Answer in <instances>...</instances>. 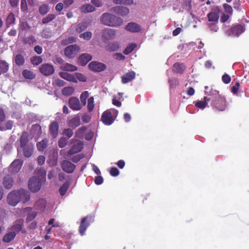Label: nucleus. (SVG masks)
<instances>
[{
    "instance_id": "a18cd8bd",
    "label": "nucleus",
    "mask_w": 249,
    "mask_h": 249,
    "mask_svg": "<svg viewBox=\"0 0 249 249\" xmlns=\"http://www.w3.org/2000/svg\"><path fill=\"white\" fill-rule=\"evenodd\" d=\"M136 47L137 45L135 43H130L126 46L123 51V53L125 55H127L131 53Z\"/></svg>"
},
{
    "instance_id": "6e6552de",
    "label": "nucleus",
    "mask_w": 249,
    "mask_h": 249,
    "mask_svg": "<svg viewBox=\"0 0 249 249\" xmlns=\"http://www.w3.org/2000/svg\"><path fill=\"white\" fill-rule=\"evenodd\" d=\"M115 36V31L110 28H105L102 31L101 39L103 42L106 43L113 39Z\"/></svg>"
},
{
    "instance_id": "864d4df0",
    "label": "nucleus",
    "mask_w": 249,
    "mask_h": 249,
    "mask_svg": "<svg viewBox=\"0 0 249 249\" xmlns=\"http://www.w3.org/2000/svg\"><path fill=\"white\" fill-rule=\"evenodd\" d=\"M76 38L73 36L69 37L61 41V44L63 45H67L69 44L72 43L76 41Z\"/></svg>"
},
{
    "instance_id": "c85d7f7f",
    "label": "nucleus",
    "mask_w": 249,
    "mask_h": 249,
    "mask_svg": "<svg viewBox=\"0 0 249 249\" xmlns=\"http://www.w3.org/2000/svg\"><path fill=\"white\" fill-rule=\"evenodd\" d=\"M185 69L184 65L181 63H175L173 66V70L174 72L182 73Z\"/></svg>"
},
{
    "instance_id": "a878e982",
    "label": "nucleus",
    "mask_w": 249,
    "mask_h": 249,
    "mask_svg": "<svg viewBox=\"0 0 249 249\" xmlns=\"http://www.w3.org/2000/svg\"><path fill=\"white\" fill-rule=\"evenodd\" d=\"M22 41L24 45H33L36 41L35 37L33 35L26 36L22 39Z\"/></svg>"
},
{
    "instance_id": "bb28decb",
    "label": "nucleus",
    "mask_w": 249,
    "mask_h": 249,
    "mask_svg": "<svg viewBox=\"0 0 249 249\" xmlns=\"http://www.w3.org/2000/svg\"><path fill=\"white\" fill-rule=\"evenodd\" d=\"M69 125L73 128H76L80 124V119L79 116L72 118L68 121Z\"/></svg>"
},
{
    "instance_id": "c03bdc74",
    "label": "nucleus",
    "mask_w": 249,
    "mask_h": 249,
    "mask_svg": "<svg viewBox=\"0 0 249 249\" xmlns=\"http://www.w3.org/2000/svg\"><path fill=\"white\" fill-rule=\"evenodd\" d=\"M113 2L115 4H123L131 5L133 4V0H113Z\"/></svg>"
},
{
    "instance_id": "3c124183",
    "label": "nucleus",
    "mask_w": 249,
    "mask_h": 249,
    "mask_svg": "<svg viewBox=\"0 0 249 249\" xmlns=\"http://www.w3.org/2000/svg\"><path fill=\"white\" fill-rule=\"evenodd\" d=\"M56 17V16L53 14H50L48 15L46 17H44L42 19V23L44 24L48 23L50 21L54 19Z\"/></svg>"
},
{
    "instance_id": "2eb2a0df",
    "label": "nucleus",
    "mask_w": 249,
    "mask_h": 249,
    "mask_svg": "<svg viewBox=\"0 0 249 249\" xmlns=\"http://www.w3.org/2000/svg\"><path fill=\"white\" fill-rule=\"evenodd\" d=\"M23 164V161L19 159L15 160L9 167V170L12 174L17 173L19 171Z\"/></svg>"
},
{
    "instance_id": "5701e85b",
    "label": "nucleus",
    "mask_w": 249,
    "mask_h": 249,
    "mask_svg": "<svg viewBox=\"0 0 249 249\" xmlns=\"http://www.w3.org/2000/svg\"><path fill=\"white\" fill-rule=\"evenodd\" d=\"M135 72L133 71H129L122 76V82L123 84H126L135 77Z\"/></svg>"
},
{
    "instance_id": "b1692460",
    "label": "nucleus",
    "mask_w": 249,
    "mask_h": 249,
    "mask_svg": "<svg viewBox=\"0 0 249 249\" xmlns=\"http://www.w3.org/2000/svg\"><path fill=\"white\" fill-rule=\"evenodd\" d=\"M59 75L61 78L67 81L74 83L77 82V80L76 79L75 77L71 74L69 73L66 72H60L59 73Z\"/></svg>"
},
{
    "instance_id": "49530a36",
    "label": "nucleus",
    "mask_w": 249,
    "mask_h": 249,
    "mask_svg": "<svg viewBox=\"0 0 249 249\" xmlns=\"http://www.w3.org/2000/svg\"><path fill=\"white\" fill-rule=\"evenodd\" d=\"M108 50L111 52L116 51L120 48L119 43L117 42H114L108 44Z\"/></svg>"
},
{
    "instance_id": "e433bc0d",
    "label": "nucleus",
    "mask_w": 249,
    "mask_h": 249,
    "mask_svg": "<svg viewBox=\"0 0 249 249\" xmlns=\"http://www.w3.org/2000/svg\"><path fill=\"white\" fill-rule=\"evenodd\" d=\"M16 234L14 231L9 232L6 234L3 237V241L9 243L12 241L16 237Z\"/></svg>"
},
{
    "instance_id": "603ef678",
    "label": "nucleus",
    "mask_w": 249,
    "mask_h": 249,
    "mask_svg": "<svg viewBox=\"0 0 249 249\" xmlns=\"http://www.w3.org/2000/svg\"><path fill=\"white\" fill-rule=\"evenodd\" d=\"M68 142V139L65 137H61L58 141V145L60 148H63L67 145Z\"/></svg>"
},
{
    "instance_id": "412c9836",
    "label": "nucleus",
    "mask_w": 249,
    "mask_h": 249,
    "mask_svg": "<svg viewBox=\"0 0 249 249\" xmlns=\"http://www.w3.org/2000/svg\"><path fill=\"white\" fill-rule=\"evenodd\" d=\"M83 144L82 142L79 141L75 143L68 151L69 155H73L81 151L83 147Z\"/></svg>"
},
{
    "instance_id": "680f3d73",
    "label": "nucleus",
    "mask_w": 249,
    "mask_h": 249,
    "mask_svg": "<svg viewBox=\"0 0 249 249\" xmlns=\"http://www.w3.org/2000/svg\"><path fill=\"white\" fill-rule=\"evenodd\" d=\"M74 76L76 78V79H78L79 81L81 82H86L87 81L86 77L82 73L77 72L75 74Z\"/></svg>"
},
{
    "instance_id": "20e7f679",
    "label": "nucleus",
    "mask_w": 249,
    "mask_h": 249,
    "mask_svg": "<svg viewBox=\"0 0 249 249\" xmlns=\"http://www.w3.org/2000/svg\"><path fill=\"white\" fill-rule=\"evenodd\" d=\"M20 201L18 190H13L7 195V202L11 206H16Z\"/></svg>"
},
{
    "instance_id": "f3484780",
    "label": "nucleus",
    "mask_w": 249,
    "mask_h": 249,
    "mask_svg": "<svg viewBox=\"0 0 249 249\" xmlns=\"http://www.w3.org/2000/svg\"><path fill=\"white\" fill-rule=\"evenodd\" d=\"M59 124L56 121L52 122L49 126V131L53 138L57 137L58 134Z\"/></svg>"
},
{
    "instance_id": "0eeeda50",
    "label": "nucleus",
    "mask_w": 249,
    "mask_h": 249,
    "mask_svg": "<svg viewBox=\"0 0 249 249\" xmlns=\"http://www.w3.org/2000/svg\"><path fill=\"white\" fill-rule=\"evenodd\" d=\"M80 48L76 44L71 45L66 47L64 50V54L70 59L74 58L79 52Z\"/></svg>"
},
{
    "instance_id": "79ce46f5",
    "label": "nucleus",
    "mask_w": 249,
    "mask_h": 249,
    "mask_svg": "<svg viewBox=\"0 0 249 249\" xmlns=\"http://www.w3.org/2000/svg\"><path fill=\"white\" fill-rule=\"evenodd\" d=\"M88 27V24L86 22L78 23L76 27V31L77 33H80L85 30Z\"/></svg>"
},
{
    "instance_id": "338daca9",
    "label": "nucleus",
    "mask_w": 249,
    "mask_h": 249,
    "mask_svg": "<svg viewBox=\"0 0 249 249\" xmlns=\"http://www.w3.org/2000/svg\"><path fill=\"white\" fill-rule=\"evenodd\" d=\"M110 174L113 177H116L119 174V171L116 167H112L110 170Z\"/></svg>"
},
{
    "instance_id": "f704fd0d",
    "label": "nucleus",
    "mask_w": 249,
    "mask_h": 249,
    "mask_svg": "<svg viewBox=\"0 0 249 249\" xmlns=\"http://www.w3.org/2000/svg\"><path fill=\"white\" fill-rule=\"evenodd\" d=\"M35 174L36 175V177H39L41 180H42V179H45L46 178V171L44 169L40 167L37 168L35 171Z\"/></svg>"
},
{
    "instance_id": "ea45409f",
    "label": "nucleus",
    "mask_w": 249,
    "mask_h": 249,
    "mask_svg": "<svg viewBox=\"0 0 249 249\" xmlns=\"http://www.w3.org/2000/svg\"><path fill=\"white\" fill-rule=\"evenodd\" d=\"M50 10V8L47 4H41L38 9V11L40 15L44 16L46 15Z\"/></svg>"
},
{
    "instance_id": "69168bd1",
    "label": "nucleus",
    "mask_w": 249,
    "mask_h": 249,
    "mask_svg": "<svg viewBox=\"0 0 249 249\" xmlns=\"http://www.w3.org/2000/svg\"><path fill=\"white\" fill-rule=\"evenodd\" d=\"M222 81L225 83V84H229L231 81V76L228 75V74H224L222 77Z\"/></svg>"
},
{
    "instance_id": "2f4dec72",
    "label": "nucleus",
    "mask_w": 249,
    "mask_h": 249,
    "mask_svg": "<svg viewBox=\"0 0 249 249\" xmlns=\"http://www.w3.org/2000/svg\"><path fill=\"white\" fill-rule=\"evenodd\" d=\"M207 98H209V96L207 97H204L203 101H199L196 102L195 104V106L199 108H204L208 106V102H210V100H207L206 99Z\"/></svg>"
},
{
    "instance_id": "c9c22d12",
    "label": "nucleus",
    "mask_w": 249,
    "mask_h": 249,
    "mask_svg": "<svg viewBox=\"0 0 249 249\" xmlns=\"http://www.w3.org/2000/svg\"><path fill=\"white\" fill-rule=\"evenodd\" d=\"M95 10V7L90 4H84L81 7V12L85 13L92 12Z\"/></svg>"
},
{
    "instance_id": "9d476101",
    "label": "nucleus",
    "mask_w": 249,
    "mask_h": 249,
    "mask_svg": "<svg viewBox=\"0 0 249 249\" xmlns=\"http://www.w3.org/2000/svg\"><path fill=\"white\" fill-rule=\"evenodd\" d=\"M23 227L24 220L22 219H18L14 222L12 229L17 233H19L20 232L22 233L25 234L27 233V231Z\"/></svg>"
},
{
    "instance_id": "f8f14e48",
    "label": "nucleus",
    "mask_w": 249,
    "mask_h": 249,
    "mask_svg": "<svg viewBox=\"0 0 249 249\" xmlns=\"http://www.w3.org/2000/svg\"><path fill=\"white\" fill-rule=\"evenodd\" d=\"M101 120L104 124L110 125L113 123L114 118L110 111L106 110L103 113Z\"/></svg>"
},
{
    "instance_id": "39448f33",
    "label": "nucleus",
    "mask_w": 249,
    "mask_h": 249,
    "mask_svg": "<svg viewBox=\"0 0 249 249\" xmlns=\"http://www.w3.org/2000/svg\"><path fill=\"white\" fill-rule=\"evenodd\" d=\"M41 186L42 180L39 177H33L29 180L28 187L32 192L35 193L39 191Z\"/></svg>"
},
{
    "instance_id": "7ed1b4c3",
    "label": "nucleus",
    "mask_w": 249,
    "mask_h": 249,
    "mask_svg": "<svg viewBox=\"0 0 249 249\" xmlns=\"http://www.w3.org/2000/svg\"><path fill=\"white\" fill-rule=\"evenodd\" d=\"M29 135L27 132L23 131L20 137V148L22 150L23 156L30 157L34 152V145L29 142Z\"/></svg>"
},
{
    "instance_id": "bf43d9fd",
    "label": "nucleus",
    "mask_w": 249,
    "mask_h": 249,
    "mask_svg": "<svg viewBox=\"0 0 249 249\" xmlns=\"http://www.w3.org/2000/svg\"><path fill=\"white\" fill-rule=\"evenodd\" d=\"M79 36L80 38H83L86 40H89L91 38L92 33L90 32H86L80 34Z\"/></svg>"
},
{
    "instance_id": "37998d69",
    "label": "nucleus",
    "mask_w": 249,
    "mask_h": 249,
    "mask_svg": "<svg viewBox=\"0 0 249 249\" xmlns=\"http://www.w3.org/2000/svg\"><path fill=\"white\" fill-rule=\"evenodd\" d=\"M31 62L34 65L37 66L41 64L43 61L42 57L40 56H34L31 59Z\"/></svg>"
},
{
    "instance_id": "e2e57ef3",
    "label": "nucleus",
    "mask_w": 249,
    "mask_h": 249,
    "mask_svg": "<svg viewBox=\"0 0 249 249\" xmlns=\"http://www.w3.org/2000/svg\"><path fill=\"white\" fill-rule=\"evenodd\" d=\"M240 83L237 82L231 88V91L234 94L238 93Z\"/></svg>"
},
{
    "instance_id": "4d7b16f0",
    "label": "nucleus",
    "mask_w": 249,
    "mask_h": 249,
    "mask_svg": "<svg viewBox=\"0 0 249 249\" xmlns=\"http://www.w3.org/2000/svg\"><path fill=\"white\" fill-rule=\"evenodd\" d=\"M87 127L85 126H83L80 127L75 133L76 137L80 138L83 136L84 133L87 130Z\"/></svg>"
},
{
    "instance_id": "6ab92c4d",
    "label": "nucleus",
    "mask_w": 249,
    "mask_h": 249,
    "mask_svg": "<svg viewBox=\"0 0 249 249\" xmlns=\"http://www.w3.org/2000/svg\"><path fill=\"white\" fill-rule=\"evenodd\" d=\"M112 9L116 14L122 17L126 16L129 13V9L126 7L117 6Z\"/></svg>"
},
{
    "instance_id": "5fc2aeb1",
    "label": "nucleus",
    "mask_w": 249,
    "mask_h": 249,
    "mask_svg": "<svg viewBox=\"0 0 249 249\" xmlns=\"http://www.w3.org/2000/svg\"><path fill=\"white\" fill-rule=\"evenodd\" d=\"M89 95V93L88 91H83L80 97V101L83 105L86 104V100Z\"/></svg>"
},
{
    "instance_id": "423d86ee",
    "label": "nucleus",
    "mask_w": 249,
    "mask_h": 249,
    "mask_svg": "<svg viewBox=\"0 0 249 249\" xmlns=\"http://www.w3.org/2000/svg\"><path fill=\"white\" fill-rule=\"evenodd\" d=\"M245 30L244 25L242 24H236L228 29L225 30V32L228 36H238Z\"/></svg>"
},
{
    "instance_id": "9b49d317",
    "label": "nucleus",
    "mask_w": 249,
    "mask_h": 249,
    "mask_svg": "<svg viewBox=\"0 0 249 249\" xmlns=\"http://www.w3.org/2000/svg\"><path fill=\"white\" fill-rule=\"evenodd\" d=\"M40 72L45 76H49L53 74L54 72V69L53 65L46 63L42 64L39 68Z\"/></svg>"
},
{
    "instance_id": "72a5a7b5",
    "label": "nucleus",
    "mask_w": 249,
    "mask_h": 249,
    "mask_svg": "<svg viewBox=\"0 0 249 249\" xmlns=\"http://www.w3.org/2000/svg\"><path fill=\"white\" fill-rule=\"evenodd\" d=\"M22 76L27 79L32 80L35 78L36 74L31 71L24 70L22 72Z\"/></svg>"
},
{
    "instance_id": "a211bd4d",
    "label": "nucleus",
    "mask_w": 249,
    "mask_h": 249,
    "mask_svg": "<svg viewBox=\"0 0 249 249\" xmlns=\"http://www.w3.org/2000/svg\"><path fill=\"white\" fill-rule=\"evenodd\" d=\"M92 59V56L89 53H82L81 54L78 59V63L81 66H85Z\"/></svg>"
},
{
    "instance_id": "aec40b11",
    "label": "nucleus",
    "mask_w": 249,
    "mask_h": 249,
    "mask_svg": "<svg viewBox=\"0 0 249 249\" xmlns=\"http://www.w3.org/2000/svg\"><path fill=\"white\" fill-rule=\"evenodd\" d=\"M127 31L132 33H138L140 32L141 28L140 25L135 22H129L125 27Z\"/></svg>"
},
{
    "instance_id": "f03ea898",
    "label": "nucleus",
    "mask_w": 249,
    "mask_h": 249,
    "mask_svg": "<svg viewBox=\"0 0 249 249\" xmlns=\"http://www.w3.org/2000/svg\"><path fill=\"white\" fill-rule=\"evenodd\" d=\"M100 22L106 26L113 27H120L123 24L122 18L109 13H103L100 17Z\"/></svg>"
},
{
    "instance_id": "a19ab883",
    "label": "nucleus",
    "mask_w": 249,
    "mask_h": 249,
    "mask_svg": "<svg viewBox=\"0 0 249 249\" xmlns=\"http://www.w3.org/2000/svg\"><path fill=\"white\" fill-rule=\"evenodd\" d=\"M70 186V182L66 181L59 188V193L61 196H64L67 190H68Z\"/></svg>"
},
{
    "instance_id": "cd10ccee",
    "label": "nucleus",
    "mask_w": 249,
    "mask_h": 249,
    "mask_svg": "<svg viewBox=\"0 0 249 249\" xmlns=\"http://www.w3.org/2000/svg\"><path fill=\"white\" fill-rule=\"evenodd\" d=\"M14 62L18 66H22L25 63V58L21 54H18L15 56L14 58Z\"/></svg>"
},
{
    "instance_id": "052dcab7",
    "label": "nucleus",
    "mask_w": 249,
    "mask_h": 249,
    "mask_svg": "<svg viewBox=\"0 0 249 249\" xmlns=\"http://www.w3.org/2000/svg\"><path fill=\"white\" fill-rule=\"evenodd\" d=\"M37 215V213L36 212H31L29 213L26 218V221L30 222L33 219H34Z\"/></svg>"
},
{
    "instance_id": "4be33fe9",
    "label": "nucleus",
    "mask_w": 249,
    "mask_h": 249,
    "mask_svg": "<svg viewBox=\"0 0 249 249\" xmlns=\"http://www.w3.org/2000/svg\"><path fill=\"white\" fill-rule=\"evenodd\" d=\"M13 183H14L13 178L9 175H6L3 178L2 184H3L4 187L6 189H11L13 185Z\"/></svg>"
},
{
    "instance_id": "393cba45",
    "label": "nucleus",
    "mask_w": 249,
    "mask_h": 249,
    "mask_svg": "<svg viewBox=\"0 0 249 249\" xmlns=\"http://www.w3.org/2000/svg\"><path fill=\"white\" fill-rule=\"evenodd\" d=\"M18 190L20 195V200H23V202H26L29 201L30 198L29 192L24 189H20Z\"/></svg>"
},
{
    "instance_id": "0e129e2a",
    "label": "nucleus",
    "mask_w": 249,
    "mask_h": 249,
    "mask_svg": "<svg viewBox=\"0 0 249 249\" xmlns=\"http://www.w3.org/2000/svg\"><path fill=\"white\" fill-rule=\"evenodd\" d=\"M20 8L22 12H25L28 9V6L26 0H21Z\"/></svg>"
},
{
    "instance_id": "1a4fd4ad",
    "label": "nucleus",
    "mask_w": 249,
    "mask_h": 249,
    "mask_svg": "<svg viewBox=\"0 0 249 249\" xmlns=\"http://www.w3.org/2000/svg\"><path fill=\"white\" fill-rule=\"evenodd\" d=\"M91 216H87L84 217L81 221L80 225L79 227V232L81 236L85 234V232L87 228L89 226L91 222Z\"/></svg>"
},
{
    "instance_id": "dca6fc26",
    "label": "nucleus",
    "mask_w": 249,
    "mask_h": 249,
    "mask_svg": "<svg viewBox=\"0 0 249 249\" xmlns=\"http://www.w3.org/2000/svg\"><path fill=\"white\" fill-rule=\"evenodd\" d=\"M69 107L74 110H79L82 108L80 101L78 98L71 97L69 100Z\"/></svg>"
},
{
    "instance_id": "774afa93",
    "label": "nucleus",
    "mask_w": 249,
    "mask_h": 249,
    "mask_svg": "<svg viewBox=\"0 0 249 249\" xmlns=\"http://www.w3.org/2000/svg\"><path fill=\"white\" fill-rule=\"evenodd\" d=\"M54 82L55 85L59 87L65 86L66 83L64 81L60 79H55Z\"/></svg>"
},
{
    "instance_id": "ddd939ff",
    "label": "nucleus",
    "mask_w": 249,
    "mask_h": 249,
    "mask_svg": "<svg viewBox=\"0 0 249 249\" xmlns=\"http://www.w3.org/2000/svg\"><path fill=\"white\" fill-rule=\"evenodd\" d=\"M60 165L62 170L69 174L73 173L76 167L74 164L67 160L62 161Z\"/></svg>"
},
{
    "instance_id": "f257e3e1",
    "label": "nucleus",
    "mask_w": 249,
    "mask_h": 249,
    "mask_svg": "<svg viewBox=\"0 0 249 249\" xmlns=\"http://www.w3.org/2000/svg\"><path fill=\"white\" fill-rule=\"evenodd\" d=\"M208 86L205 87V93L208 94L209 98L207 100H210V107L214 110L218 111H224L227 106V102L224 96H222L219 94V91L217 90H211L209 92L207 90L208 89Z\"/></svg>"
},
{
    "instance_id": "7c9ffc66",
    "label": "nucleus",
    "mask_w": 249,
    "mask_h": 249,
    "mask_svg": "<svg viewBox=\"0 0 249 249\" xmlns=\"http://www.w3.org/2000/svg\"><path fill=\"white\" fill-rule=\"evenodd\" d=\"M35 206L37 210H43L46 207V201L43 198H40L36 202Z\"/></svg>"
},
{
    "instance_id": "4468645a",
    "label": "nucleus",
    "mask_w": 249,
    "mask_h": 249,
    "mask_svg": "<svg viewBox=\"0 0 249 249\" xmlns=\"http://www.w3.org/2000/svg\"><path fill=\"white\" fill-rule=\"evenodd\" d=\"M89 69L95 72H101L106 69L105 64L97 61H92L89 65Z\"/></svg>"
},
{
    "instance_id": "6e6d98bb",
    "label": "nucleus",
    "mask_w": 249,
    "mask_h": 249,
    "mask_svg": "<svg viewBox=\"0 0 249 249\" xmlns=\"http://www.w3.org/2000/svg\"><path fill=\"white\" fill-rule=\"evenodd\" d=\"M224 8V13L231 16L233 13V10L231 6L227 3L223 4Z\"/></svg>"
},
{
    "instance_id": "de8ad7c7",
    "label": "nucleus",
    "mask_w": 249,
    "mask_h": 249,
    "mask_svg": "<svg viewBox=\"0 0 249 249\" xmlns=\"http://www.w3.org/2000/svg\"><path fill=\"white\" fill-rule=\"evenodd\" d=\"M15 18L14 15L11 13L7 16L6 19V23L7 27H10V25L15 22Z\"/></svg>"
},
{
    "instance_id": "473e14b6",
    "label": "nucleus",
    "mask_w": 249,
    "mask_h": 249,
    "mask_svg": "<svg viewBox=\"0 0 249 249\" xmlns=\"http://www.w3.org/2000/svg\"><path fill=\"white\" fill-rule=\"evenodd\" d=\"M208 20L210 22L217 23L219 19V15L217 13L211 12L207 15Z\"/></svg>"
},
{
    "instance_id": "58836bf2",
    "label": "nucleus",
    "mask_w": 249,
    "mask_h": 249,
    "mask_svg": "<svg viewBox=\"0 0 249 249\" xmlns=\"http://www.w3.org/2000/svg\"><path fill=\"white\" fill-rule=\"evenodd\" d=\"M48 140L47 139H44L41 142H38L36 143V146L39 151H43L45 148H46Z\"/></svg>"
},
{
    "instance_id": "4c0bfd02",
    "label": "nucleus",
    "mask_w": 249,
    "mask_h": 249,
    "mask_svg": "<svg viewBox=\"0 0 249 249\" xmlns=\"http://www.w3.org/2000/svg\"><path fill=\"white\" fill-rule=\"evenodd\" d=\"M61 68L64 71H74L77 70V67L68 63L65 64Z\"/></svg>"
},
{
    "instance_id": "09e8293b",
    "label": "nucleus",
    "mask_w": 249,
    "mask_h": 249,
    "mask_svg": "<svg viewBox=\"0 0 249 249\" xmlns=\"http://www.w3.org/2000/svg\"><path fill=\"white\" fill-rule=\"evenodd\" d=\"M95 107V104L94 102V98L91 96L88 99V105L87 108L89 112H91Z\"/></svg>"
},
{
    "instance_id": "8fccbe9b",
    "label": "nucleus",
    "mask_w": 249,
    "mask_h": 249,
    "mask_svg": "<svg viewBox=\"0 0 249 249\" xmlns=\"http://www.w3.org/2000/svg\"><path fill=\"white\" fill-rule=\"evenodd\" d=\"M74 91V89L71 87H65L62 90V94L66 96H69L72 94Z\"/></svg>"
},
{
    "instance_id": "c756f323",
    "label": "nucleus",
    "mask_w": 249,
    "mask_h": 249,
    "mask_svg": "<svg viewBox=\"0 0 249 249\" xmlns=\"http://www.w3.org/2000/svg\"><path fill=\"white\" fill-rule=\"evenodd\" d=\"M8 70V63L5 60H0V75L6 73Z\"/></svg>"
},
{
    "instance_id": "13d9d810",
    "label": "nucleus",
    "mask_w": 249,
    "mask_h": 249,
    "mask_svg": "<svg viewBox=\"0 0 249 249\" xmlns=\"http://www.w3.org/2000/svg\"><path fill=\"white\" fill-rule=\"evenodd\" d=\"M63 134L67 137V139L71 138L73 134V132L72 129L70 128L64 129L63 131Z\"/></svg>"
}]
</instances>
